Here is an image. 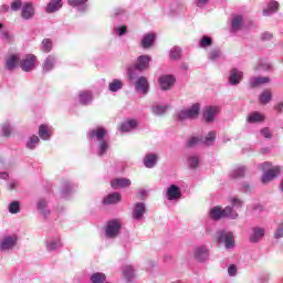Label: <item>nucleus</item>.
<instances>
[{
	"instance_id": "f257e3e1",
	"label": "nucleus",
	"mask_w": 283,
	"mask_h": 283,
	"mask_svg": "<svg viewBox=\"0 0 283 283\" xmlns=\"http://www.w3.org/2000/svg\"><path fill=\"white\" fill-rule=\"evenodd\" d=\"M107 130L103 127L93 128L87 133V138L92 149H95L97 156H105L109 149V142L105 139Z\"/></svg>"
},
{
	"instance_id": "f03ea898",
	"label": "nucleus",
	"mask_w": 283,
	"mask_h": 283,
	"mask_svg": "<svg viewBox=\"0 0 283 283\" xmlns=\"http://www.w3.org/2000/svg\"><path fill=\"white\" fill-rule=\"evenodd\" d=\"M149 63H151L150 55H139L135 64L128 66L127 76L129 81H134L140 76L142 72H145L149 67Z\"/></svg>"
},
{
	"instance_id": "7ed1b4c3",
	"label": "nucleus",
	"mask_w": 283,
	"mask_h": 283,
	"mask_svg": "<svg viewBox=\"0 0 283 283\" xmlns=\"http://www.w3.org/2000/svg\"><path fill=\"white\" fill-rule=\"evenodd\" d=\"M217 242L218 244H223L228 250L235 249V237H233L231 231H217Z\"/></svg>"
},
{
	"instance_id": "20e7f679",
	"label": "nucleus",
	"mask_w": 283,
	"mask_h": 283,
	"mask_svg": "<svg viewBox=\"0 0 283 283\" xmlns=\"http://www.w3.org/2000/svg\"><path fill=\"white\" fill-rule=\"evenodd\" d=\"M271 167H272V164L270 161H265L260 165V169L264 171L262 176L263 185L271 182V180H273L274 178H277V174H280V167L277 166L274 168H271Z\"/></svg>"
},
{
	"instance_id": "39448f33",
	"label": "nucleus",
	"mask_w": 283,
	"mask_h": 283,
	"mask_svg": "<svg viewBox=\"0 0 283 283\" xmlns=\"http://www.w3.org/2000/svg\"><path fill=\"white\" fill-rule=\"evenodd\" d=\"M200 116V104H192L191 107L179 111L177 113L178 120H193Z\"/></svg>"
},
{
	"instance_id": "423d86ee",
	"label": "nucleus",
	"mask_w": 283,
	"mask_h": 283,
	"mask_svg": "<svg viewBox=\"0 0 283 283\" xmlns=\"http://www.w3.org/2000/svg\"><path fill=\"white\" fill-rule=\"evenodd\" d=\"M19 242V235L13 233V234H6L0 239V251L2 252H8L12 251L14 247H17Z\"/></svg>"
},
{
	"instance_id": "0eeeda50",
	"label": "nucleus",
	"mask_w": 283,
	"mask_h": 283,
	"mask_svg": "<svg viewBox=\"0 0 283 283\" xmlns=\"http://www.w3.org/2000/svg\"><path fill=\"white\" fill-rule=\"evenodd\" d=\"M123 223L118 219L108 220L105 228V235L108 239H114L120 233Z\"/></svg>"
},
{
	"instance_id": "6e6552de",
	"label": "nucleus",
	"mask_w": 283,
	"mask_h": 283,
	"mask_svg": "<svg viewBox=\"0 0 283 283\" xmlns=\"http://www.w3.org/2000/svg\"><path fill=\"white\" fill-rule=\"evenodd\" d=\"M264 235H266V229H264V227L254 226L250 229L249 241L251 244H258L264 240Z\"/></svg>"
},
{
	"instance_id": "1a4fd4ad",
	"label": "nucleus",
	"mask_w": 283,
	"mask_h": 283,
	"mask_svg": "<svg viewBox=\"0 0 283 283\" xmlns=\"http://www.w3.org/2000/svg\"><path fill=\"white\" fill-rule=\"evenodd\" d=\"M20 67L22 72H32L36 69V55L28 54L20 60Z\"/></svg>"
},
{
	"instance_id": "9d476101",
	"label": "nucleus",
	"mask_w": 283,
	"mask_h": 283,
	"mask_svg": "<svg viewBox=\"0 0 283 283\" xmlns=\"http://www.w3.org/2000/svg\"><path fill=\"white\" fill-rule=\"evenodd\" d=\"M159 87L163 92H168L174 85H176V76L171 74L160 75L158 78Z\"/></svg>"
},
{
	"instance_id": "9b49d317",
	"label": "nucleus",
	"mask_w": 283,
	"mask_h": 283,
	"mask_svg": "<svg viewBox=\"0 0 283 283\" xmlns=\"http://www.w3.org/2000/svg\"><path fill=\"white\" fill-rule=\"evenodd\" d=\"M21 17L24 21H30L36 17V8L32 2H24L21 8Z\"/></svg>"
},
{
	"instance_id": "f8f14e48",
	"label": "nucleus",
	"mask_w": 283,
	"mask_h": 283,
	"mask_svg": "<svg viewBox=\"0 0 283 283\" xmlns=\"http://www.w3.org/2000/svg\"><path fill=\"white\" fill-rule=\"evenodd\" d=\"M145 213H147V205H145V202H136L132 211L133 220L139 222V220L145 218Z\"/></svg>"
},
{
	"instance_id": "ddd939ff",
	"label": "nucleus",
	"mask_w": 283,
	"mask_h": 283,
	"mask_svg": "<svg viewBox=\"0 0 283 283\" xmlns=\"http://www.w3.org/2000/svg\"><path fill=\"white\" fill-rule=\"evenodd\" d=\"M135 90L140 94H149V81L145 76H137L135 78Z\"/></svg>"
},
{
	"instance_id": "4468645a",
	"label": "nucleus",
	"mask_w": 283,
	"mask_h": 283,
	"mask_svg": "<svg viewBox=\"0 0 283 283\" xmlns=\"http://www.w3.org/2000/svg\"><path fill=\"white\" fill-rule=\"evenodd\" d=\"M166 198L170 201L180 200V198H182V191L180 190V187L170 185L166 191Z\"/></svg>"
},
{
	"instance_id": "2eb2a0df",
	"label": "nucleus",
	"mask_w": 283,
	"mask_h": 283,
	"mask_svg": "<svg viewBox=\"0 0 283 283\" xmlns=\"http://www.w3.org/2000/svg\"><path fill=\"white\" fill-rule=\"evenodd\" d=\"M21 63V54H9L6 59V67L9 71L15 70L17 65H20Z\"/></svg>"
},
{
	"instance_id": "dca6fc26",
	"label": "nucleus",
	"mask_w": 283,
	"mask_h": 283,
	"mask_svg": "<svg viewBox=\"0 0 283 283\" xmlns=\"http://www.w3.org/2000/svg\"><path fill=\"white\" fill-rule=\"evenodd\" d=\"M45 247L48 251H56L61 247V237L59 234L48 237Z\"/></svg>"
},
{
	"instance_id": "f3484780",
	"label": "nucleus",
	"mask_w": 283,
	"mask_h": 283,
	"mask_svg": "<svg viewBox=\"0 0 283 283\" xmlns=\"http://www.w3.org/2000/svg\"><path fill=\"white\" fill-rule=\"evenodd\" d=\"M56 55H49L42 65V72L43 74H48V72H52V70H54V67L56 66Z\"/></svg>"
},
{
	"instance_id": "a211bd4d",
	"label": "nucleus",
	"mask_w": 283,
	"mask_h": 283,
	"mask_svg": "<svg viewBox=\"0 0 283 283\" xmlns=\"http://www.w3.org/2000/svg\"><path fill=\"white\" fill-rule=\"evenodd\" d=\"M209 218L210 220H214L218 222V220H223L224 219V208L220 206H214L209 210Z\"/></svg>"
},
{
	"instance_id": "6ab92c4d",
	"label": "nucleus",
	"mask_w": 283,
	"mask_h": 283,
	"mask_svg": "<svg viewBox=\"0 0 283 283\" xmlns=\"http://www.w3.org/2000/svg\"><path fill=\"white\" fill-rule=\"evenodd\" d=\"M90 0H67L71 8H76L77 12H87L90 6L87 4Z\"/></svg>"
},
{
	"instance_id": "aec40b11",
	"label": "nucleus",
	"mask_w": 283,
	"mask_h": 283,
	"mask_svg": "<svg viewBox=\"0 0 283 283\" xmlns=\"http://www.w3.org/2000/svg\"><path fill=\"white\" fill-rule=\"evenodd\" d=\"M220 112V108L218 106H208L203 111V118L206 123H213V119L216 118V115Z\"/></svg>"
},
{
	"instance_id": "412c9836",
	"label": "nucleus",
	"mask_w": 283,
	"mask_h": 283,
	"mask_svg": "<svg viewBox=\"0 0 283 283\" xmlns=\"http://www.w3.org/2000/svg\"><path fill=\"white\" fill-rule=\"evenodd\" d=\"M243 76L244 73H242V71L238 69H232L229 75L230 85H240V82L242 81Z\"/></svg>"
},
{
	"instance_id": "4be33fe9",
	"label": "nucleus",
	"mask_w": 283,
	"mask_h": 283,
	"mask_svg": "<svg viewBox=\"0 0 283 283\" xmlns=\"http://www.w3.org/2000/svg\"><path fill=\"white\" fill-rule=\"evenodd\" d=\"M143 163L146 169H154V167H156V165L158 164V155L151 153L146 154Z\"/></svg>"
},
{
	"instance_id": "5701e85b",
	"label": "nucleus",
	"mask_w": 283,
	"mask_h": 283,
	"mask_svg": "<svg viewBox=\"0 0 283 283\" xmlns=\"http://www.w3.org/2000/svg\"><path fill=\"white\" fill-rule=\"evenodd\" d=\"M63 8V0H50L45 7V12L48 14H54V12H59Z\"/></svg>"
},
{
	"instance_id": "b1692460",
	"label": "nucleus",
	"mask_w": 283,
	"mask_h": 283,
	"mask_svg": "<svg viewBox=\"0 0 283 283\" xmlns=\"http://www.w3.org/2000/svg\"><path fill=\"white\" fill-rule=\"evenodd\" d=\"M209 258V250L205 245H200L195 249V259L198 262H205Z\"/></svg>"
},
{
	"instance_id": "393cba45",
	"label": "nucleus",
	"mask_w": 283,
	"mask_h": 283,
	"mask_svg": "<svg viewBox=\"0 0 283 283\" xmlns=\"http://www.w3.org/2000/svg\"><path fill=\"white\" fill-rule=\"evenodd\" d=\"M156 42V33H146L144 34L140 45L144 50H149L151 45Z\"/></svg>"
},
{
	"instance_id": "a878e982",
	"label": "nucleus",
	"mask_w": 283,
	"mask_h": 283,
	"mask_svg": "<svg viewBox=\"0 0 283 283\" xmlns=\"http://www.w3.org/2000/svg\"><path fill=\"white\" fill-rule=\"evenodd\" d=\"M280 9V2L275 0H271L268 2V6L265 9H263V17H271V14H275L277 10Z\"/></svg>"
},
{
	"instance_id": "bb28decb",
	"label": "nucleus",
	"mask_w": 283,
	"mask_h": 283,
	"mask_svg": "<svg viewBox=\"0 0 283 283\" xmlns=\"http://www.w3.org/2000/svg\"><path fill=\"white\" fill-rule=\"evenodd\" d=\"M136 127H138V122L136 119H128L122 123L120 132L122 134H128V132H134Z\"/></svg>"
},
{
	"instance_id": "cd10ccee",
	"label": "nucleus",
	"mask_w": 283,
	"mask_h": 283,
	"mask_svg": "<svg viewBox=\"0 0 283 283\" xmlns=\"http://www.w3.org/2000/svg\"><path fill=\"white\" fill-rule=\"evenodd\" d=\"M113 189H125V187L132 186V180L127 178H117L111 182Z\"/></svg>"
},
{
	"instance_id": "c85d7f7f",
	"label": "nucleus",
	"mask_w": 283,
	"mask_h": 283,
	"mask_svg": "<svg viewBox=\"0 0 283 283\" xmlns=\"http://www.w3.org/2000/svg\"><path fill=\"white\" fill-rule=\"evenodd\" d=\"M12 124L10 122H4L3 124L0 125V136L1 138H10L12 136L13 132Z\"/></svg>"
},
{
	"instance_id": "c756f323",
	"label": "nucleus",
	"mask_w": 283,
	"mask_h": 283,
	"mask_svg": "<svg viewBox=\"0 0 283 283\" xmlns=\"http://www.w3.org/2000/svg\"><path fill=\"white\" fill-rule=\"evenodd\" d=\"M36 208L43 218L50 217V209H48V201L45 199H39L36 201Z\"/></svg>"
},
{
	"instance_id": "7c9ffc66",
	"label": "nucleus",
	"mask_w": 283,
	"mask_h": 283,
	"mask_svg": "<svg viewBox=\"0 0 283 283\" xmlns=\"http://www.w3.org/2000/svg\"><path fill=\"white\" fill-rule=\"evenodd\" d=\"M78 101L81 105H90L92 101H94V96L92 95V92L90 91H82L78 94Z\"/></svg>"
},
{
	"instance_id": "2f4dec72",
	"label": "nucleus",
	"mask_w": 283,
	"mask_h": 283,
	"mask_svg": "<svg viewBox=\"0 0 283 283\" xmlns=\"http://www.w3.org/2000/svg\"><path fill=\"white\" fill-rule=\"evenodd\" d=\"M0 36L4 43H14V34L3 29V23L0 22Z\"/></svg>"
},
{
	"instance_id": "473e14b6",
	"label": "nucleus",
	"mask_w": 283,
	"mask_h": 283,
	"mask_svg": "<svg viewBox=\"0 0 283 283\" xmlns=\"http://www.w3.org/2000/svg\"><path fill=\"white\" fill-rule=\"evenodd\" d=\"M249 83H250L251 87H260V85H264L266 83H271V78L262 77V76H256V77H251L249 80Z\"/></svg>"
},
{
	"instance_id": "72a5a7b5",
	"label": "nucleus",
	"mask_w": 283,
	"mask_h": 283,
	"mask_svg": "<svg viewBox=\"0 0 283 283\" xmlns=\"http://www.w3.org/2000/svg\"><path fill=\"white\" fill-rule=\"evenodd\" d=\"M224 218H228V220H238L240 218V214L238 213V210H235L231 206H227L223 208Z\"/></svg>"
},
{
	"instance_id": "f704fd0d",
	"label": "nucleus",
	"mask_w": 283,
	"mask_h": 283,
	"mask_svg": "<svg viewBox=\"0 0 283 283\" xmlns=\"http://www.w3.org/2000/svg\"><path fill=\"white\" fill-rule=\"evenodd\" d=\"M39 143H41V139L39 138V136L33 135L28 138V140L25 143V147H27V149H30L32 151V150L36 149V147H39Z\"/></svg>"
},
{
	"instance_id": "c9c22d12",
	"label": "nucleus",
	"mask_w": 283,
	"mask_h": 283,
	"mask_svg": "<svg viewBox=\"0 0 283 283\" xmlns=\"http://www.w3.org/2000/svg\"><path fill=\"white\" fill-rule=\"evenodd\" d=\"M120 202V193L113 192L104 198V205H117Z\"/></svg>"
},
{
	"instance_id": "e433bc0d",
	"label": "nucleus",
	"mask_w": 283,
	"mask_h": 283,
	"mask_svg": "<svg viewBox=\"0 0 283 283\" xmlns=\"http://www.w3.org/2000/svg\"><path fill=\"white\" fill-rule=\"evenodd\" d=\"M216 143V132L211 130L205 138H201V145L206 147H211Z\"/></svg>"
},
{
	"instance_id": "4c0bfd02",
	"label": "nucleus",
	"mask_w": 283,
	"mask_h": 283,
	"mask_svg": "<svg viewBox=\"0 0 283 283\" xmlns=\"http://www.w3.org/2000/svg\"><path fill=\"white\" fill-rule=\"evenodd\" d=\"M244 174H247V167H244V166H239V167H235V168L230 172V177H231V178H244Z\"/></svg>"
},
{
	"instance_id": "58836bf2",
	"label": "nucleus",
	"mask_w": 283,
	"mask_h": 283,
	"mask_svg": "<svg viewBox=\"0 0 283 283\" xmlns=\"http://www.w3.org/2000/svg\"><path fill=\"white\" fill-rule=\"evenodd\" d=\"M167 105H159V104H153L151 105V113L155 116H163L167 112Z\"/></svg>"
},
{
	"instance_id": "ea45409f",
	"label": "nucleus",
	"mask_w": 283,
	"mask_h": 283,
	"mask_svg": "<svg viewBox=\"0 0 283 283\" xmlns=\"http://www.w3.org/2000/svg\"><path fill=\"white\" fill-rule=\"evenodd\" d=\"M188 166L190 167V169H198V167L200 166V157H198V155H189L188 156Z\"/></svg>"
},
{
	"instance_id": "a19ab883",
	"label": "nucleus",
	"mask_w": 283,
	"mask_h": 283,
	"mask_svg": "<svg viewBox=\"0 0 283 283\" xmlns=\"http://www.w3.org/2000/svg\"><path fill=\"white\" fill-rule=\"evenodd\" d=\"M74 191V184L66 181L62 187V198H67Z\"/></svg>"
},
{
	"instance_id": "79ce46f5",
	"label": "nucleus",
	"mask_w": 283,
	"mask_h": 283,
	"mask_svg": "<svg viewBox=\"0 0 283 283\" xmlns=\"http://www.w3.org/2000/svg\"><path fill=\"white\" fill-rule=\"evenodd\" d=\"M123 273L126 282H132V280H134V275H135L134 266L132 265L124 266Z\"/></svg>"
},
{
	"instance_id": "37998d69",
	"label": "nucleus",
	"mask_w": 283,
	"mask_h": 283,
	"mask_svg": "<svg viewBox=\"0 0 283 283\" xmlns=\"http://www.w3.org/2000/svg\"><path fill=\"white\" fill-rule=\"evenodd\" d=\"M123 85L124 83L120 80L115 78L108 84V90L109 92H118L119 90H123Z\"/></svg>"
},
{
	"instance_id": "c03bdc74",
	"label": "nucleus",
	"mask_w": 283,
	"mask_h": 283,
	"mask_svg": "<svg viewBox=\"0 0 283 283\" xmlns=\"http://www.w3.org/2000/svg\"><path fill=\"white\" fill-rule=\"evenodd\" d=\"M264 120V115L262 113L253 112L248 117V123H262Z\"/></svg>"
},
{
	"instance_id": "a18cd8bd",
	"label": "nucleus",
	"mask_w": 283,
	"mask_h": 283,
	"mask_svg": "<svg viewBox=\"0 0 283 283\" xmlns=\"http://www.w3.org/2000/svg\"><path fill=\"white\" fill-rule=\"evenodd\" d=\"M242 21V15H235L234 18H232V32H238V30H241Z\"/></svg>"
},
{
	"instance_id": "49530a36",
	"label": "nucleus",
	"mask_w": 283,
	"mask_h": 283,
	"mask_svg": "<svg viewBox=\"0 0 283 283\" xmlns=\"http://www.w3.org/2000/svg\"><path fill=\"white\" fill-rule=\"evenodd\" d=\"M39 136L42 140H50L52 135L50 134V130H48V126L41 125L39 127Z\"/></svg>"
},
{
	"instance_id": "de8ad7c7",
	"label": "nucleus",
	"mask_w": 283,
	"mask_h": 283,
	"mask_svg": "<svg viewBox=\"0 0 283 283\" xmlns=\"http://www.w3.org/2000/svg\"><path fill=\"white\" fill-rule=\"evenodd\" d=\"M181 54H182V49H180V46H174L172 49H170L169 56L171 61H178Z\"/></svg>"
},
{
	"instance_id": "09e8293b",
	"label": "nucleus",
	"mask_w": 283,
	"mask_h": 283,
	"mask_svg": "<svg viewBox=\"0 0 283 283\" xmlns=\"http://www.w3.org/2000/svg\"><path fill=\"white\" fill-rule=\"evenodd\" d=\"M271 91L266 90L260 95L259 101L262 105H266L268 103H271Z\"/></svg>"
},
{
	"instance_id": "8fccbe9b",
	"label": "nucleus",
	"mask_w": 283,
	"mask_h": 283,
	"mask_svg": "<svg viewBox=\"0 0 283 283\" xmlns=\"http://www.w3.org/2000/svg\"><path fill=\"white\" fill-rule=\"evenodd\" d=\"M210 45H213V40L208 36V35H202L200 42H199V48H210Z\"/></svg>"
},
{
	"instance_id": "3c124183",
	"label": "nucleus",
	"mask_w": 283,
	"mask_h": 283,
	"mask_svg": "<svg viewBox=\"0 0 283 283\" xmlns=\"http://www.w3.org/2000/svg\"><path fill=\"white\" fill-rule=\"evenodd\" d=\"M113 32L117 36H125V34H127V25H115Z\"/></svg>"
},
{
	"instance_id": "603ef678",
	"label": "nucleus",
	"mask_w": 283,
	"mask_h": 283,
	"mask_svg": "<svg viewBox=\"0 0 283 283\" xmlns=\"http://www.w3.org/2000/svg\"><path fill=\"white\" fill-rule=\"evenodd\" d=\"M210 61H218V59H222V51L220 49H212L209 54Z\"/></svg>"
},
{
	"instance_id": "864d4df0",
	"label": "nucleus",
	"mask_w": 283,
	"mask_h": 283,
	"mask_svg": "<svg viewBox=\"0 0 283 283\" xmlns=\"http://www.w3.org/2000/svg\"><path fill=\"white\" fill-rule=\"evenodd\" d=\"M19 211H21V205L19 203V201H12L9 205V213H19Z\"/></svg>"
},
{
	"instance_id": "5fc2aeb1",
	"label": "nucleus",
	"mask_w": 283,
	"mask_h": 283,
	"mask_svg": "<svg viewBox=\"0 0 283 283\" xmlns=\"http://www.w3.org/2000/svg\"><path fill=\"white\" fill-rule=\"evenodd\" d=\"M125 17H127V12L125 11V9H120L117 8L114 10L113 12V19H125Z\"/></svg>"
},
{
	"instance_id": "6e6d98bb",
	"label": "nucleus",
	"mask_w": 283,
	"mask_h": 283,
	"mask_svg": "<svg viewBox=\"0 0 283 283\" xmlns=\"http://www.w3.org/2000/svg\"><path fill=\"white\" fill-rule=\"evenodd\" d=\"M52 48H53V44H52V40L50 39H44L42 41V51L48 53V52H52Z\"/></svg>"
},
{
	"instance_id": "4d7b16f0",
	"label": "nucleus",
	"mask_w": 283,
	"mask_h": 283,
	"mask_svg": "<svg viewBox=\"0 0 283 283\" xmlns=\"http://www.w3.org/2000/svg\"><path fill=\"white\" fill-rule=\"evenodd\" d=\"M23 8V2L21 0H13L11 2V10L12 12H19Z\"/></svg>"
},
{
	"instance_id": "13d9d810",
	"label": "nucleus",
	"mask_w": 283,
	"mask_h": 283,
	"mask_svg": "<svg viewBox=\"0 0 283 283\" xmlns=\"http://www.w3.org/2000/svg\"><path fill=\"white\" fill-rule=\"evenodd\" d=\"M230 202L232 205L230 207L234 208L237 211H238V209H242V205H243L242 200L234 197L231 199Z\"/></svg>"
},
{
	"instance_id": "bf43d9fd",
	"label": "nucleus",
	"mask_w": 283,
	"mask_h": 283,
	"mask_svg": "<svg viewBox=\"0 0 283 283\" xmlns=\"http://www.w3.org/2000/svg\"><path fill=\"white\" fill-rule=\"evenodd\" d=\"M202 145V138L200 137H191L188 140V147H196V145Z\"/></svg>"
},
{
	"instance_id": "052dcab7",
	"label": "nucleus",
	"mask_w": 283,
	"mask_h": 283,
	"mask_svg": "<svg viewBox=\"0 0 283 283\" xmlns=\"http://www.w3.org/2000/svg\"><path fill=\"white\" fill-rule=\"evenodd\" d=\"M228 275L230 277H235L238 275V266H235V264H231L229 268H228Z\"/></svg>"
},
{
	"instance_id": "680f3d73",
	"label": "nucleus",
	"mask_w": 283,
	"mask_h": 283,
	"mask_svg": "<svg viewBox=\"0 0 283 283\" xmlns=\"http://www.w3.org/2000/svg\"><path fill=\"white\" fill-rule=\"evenodd\" d=\"M19 188V181L15 180V179H11L9 182H8V189L9 191H14V189H18Z\"/></svg>"
},
{
	"instance_id": "e2e57ef3",
	"label": "nucleus",
	"mask_w": 283,
	"mask_h": 283,
	"mask_svg": "<svg viewBox=\"0 0 283 283\" xmlns=\"http://www.w3.org/2000/svg\"><path fill=\"white\" fill-rule=\"evenodd\" d=\"M261 136H263V138H271L273 133L271 132V128L265 127L261 129Z\"/></svg>"
},
{
	"instance_id": "0e129e2a",
	"label": "nucleus",
	"mask_w": 283,
	"mask_h": 283,
	"mask_svg": "<svg viewBox=\"0 0 283 283\" xmlns=\"http://www.w3.org/2000/svg\"><path fill=\"white\" fill-rule=\"evenodd\" d=\"M275 240H280L283 238V224L279 226L276 231L274 232Z\"/></svg>"
},
{
	"instance_id": "69168bd1",
	"label": "nucleus",
	"mask_w": 283,
	"mask_h": 283,
	"mask_svg": "<svg viewBox=\"0 0 283 283\" xmlns=\"http://www.w3.org/2000/svg\"><path fill=\"white\" fill-rule=\"evenodd\" d=\"M209 1L211 0H195V6H197V8H205V6L209 3Z\"/></svg>"
},
{
	"instance_id": "338daca9",
	"label": "nucleus",
	"mask_w": 283,
	"mask_h": 283,
	"mask_svg": "<svg viewBox=\"0 0 283 283\" xmlns=\"http://www.w3.org/2000/svg\"><path fill=\"white\" fill-rule=\"evenodd\" d=\"M241 189H242V191H244L245 193H251V186H250L249 184H247V182H243V184L241 185Z\"/></svg>"
},
{
	"instance_id": "774afa93",
	"label": "nucleus",
	"mask_w": 283,
	"mask_h": 283,
	"mask_svg": "<svg viewBox=\"0 0 283 283\" xmlns=\"http://www.w3.org/2000/svg\"><path fill=\"white\" fill-rule=\"evenodd\" d=\"M10 11V6L8 4H1L0 6V14H6V12Z\"/></svg>"
}]
</instances>
